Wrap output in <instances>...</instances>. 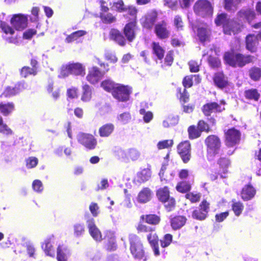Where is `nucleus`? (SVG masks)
Returning a JSON list of instances; mask_svg holds the SVG:
<instances>
[{
  "instance_id": "obj_63",
  "label": "nucleus",
  "mask_w": 261,
  "mask_h": 261,
  "mask_svg": "<svg viewBox=\"0 0 261 261\" xmlns=\"http://www.w3.org/2000/svg\"><path fill=\"white\" fill-rule=\"evenodd\" d=\"M172 240V236L170 234H166L163 240H161V246L165 248L169 246Z\"/></svg>"
},
{
  "instance_id": "obj_56",
  "label": "nucleus",
  "mask_w": 261,
  "mask_h": 261,
  "mask_svg": "<svg viewBox=\"0 0 261 261\" xmlns=\"http://www.w3.org/2000/svg\"><path fill=\"white\" fill-rule=\"evenodd\" d=\"M137 230L140 232H152L154 230V227L147 224L140 223L137 226Z\"/></svg>"
},
{
  "instance_id": "obj_21",
  "label": "nucleus",
  "mask_w": 261,
  "mask_h": 261,
  "mask_svg": "<svg viewBox=\"0 0 261 261\" xmlns=\"http://www.w3.org/2000/svg\"><path fill=\"white\" fill-rule=\"evenodd\" d=\"M210 33V29L206 24H203L197 28V36L201 42L208 40Z\"/></svg>"
},
{
  "instance_id": "obj_20",
  "label": "nucleus",
  "mask_w": 261,
  "mask_h": 261,
  "mask_svg": "<svg viewBox=\"0 0 261 261\" xmlns=\"http://www.w3.org/2000/svg\"><path fill=\"white\" fill-rule=\"evenodd\" d=\"M256 193V190L251 185H245L242 189L241 196L244 200H249L253 198Z\"/></svg>"
},
{
  "instance_id": "obj_5",
  "label": "nucleus",
  "mask_w": 261,
  "mask_h": 261,
  "mask_svg": "<svg viewBox=\"0 0 261 261\" xmlns=\"http://www.w3.org/2000/svg\"><path fill=\"white\" fill-rule=\"evenodd\" d=\"M207 147L208 160H213V156L219 153L221 147V142L218 137L215 135L208 136L205 139Z\"/></svg>"
},
{
  "instance_id": "obj_57",
  "label": "nucleus",
  "mask_w": 261,
  "mask_h": 261,
  "mask_svg": "<svg viewBox=\"0 0 261 261\" xmlns=\"http://www.w3.org/2000/svg\"><path fill=\"white\" fill-rule=\"evenodd\" d=\"M25 162L27 167L29 169H31L35 167L37 165L38 160L36 157L31 156L26 159Z\"/></svg>"
},
{
  "instance_id": "obj_47",
  "label": "nucleus",
  "mask_w": 261,
  "mask_h": 261,
  "mask_svg": "<svg viewBox=\"0 0 261 261\" xmlns=\"http://www.w3.org/2000/svg\"><path fill=\"white\" fill-rule=\"evenodd\" d=\"M176 189L180 193H186L190 190L191 185L187 181H181L177 185Z\"/></svg>"
},
{
  "instance_id": "obj_14",
  "label": "nucleus",
  "mask_w": 261,
  "mask_h": 261,
  "mask_svg": "<svg viewBox=\"0 0 261 261\" xmlns=\"http://www.w3.org/2000/svg\"><path fill=\"white\" fill-rule=\"evenodd\" d=\"M55 237L53 235L47 237L41 245V247L46 255L54 257L55 255L54 245L55 242Z\"/></svg>"
},
{
  "instance_id": "obj_64",
  "label": "nucleus",
  "mask_w": 261,
  "mask_h": 261,
  "mask_svg": "<svg viewBox=\"0 0 261 261\" xmlns=\"http://www.w3.org/2000/svg\"><path fill=\"white\" fill-rule=\"evenodd\" d=\"M89 210L94 217H96L99 213V206L96 203L92 202L89 206Z\"/></svg>"
},
{
  "instance_id": "obj_32",
  "label": "nucleus",
  "mask_w": 261,
  "mask_h": 261,
  "mask_svg": "<svg viewBox=\"0 0 261 261\" xmlns=\"http://www.w3.org/2000/svg\"><path fill=\"white\" fill-rule=\"evenodd\" d=\"M151 46L153 55L156 57L158 59L161 60L163 58L165 54V50L160 45L159 42H152Z\"/></svg>"
},
{
  "instance_id": "obj_45",
  "label": "nucleus",
  "mask_w": 261,
  "mask_h": 261,
  "mask_svg": "<svg viewBox=\"0 0 261 261\" xmlns=\"http://www.w3.org/2000/svg\"><path fill=\"white\" fill-rule=\"evenodd\" d=\"M249 76L254 81L258 80L261 77V69L253 67L249 70Z\"/></svg>"
},
{
  "instance_id": "obj_53",
  "label": "nucleus",
  "mask_w": 261,
  "mask_h": 261,
  "mask_svg": "<svg viewBox=\"0 0 261 261\" xmlns=\"http://www.w3.org/2000/svg\"><path fill=\"white\" fill-rule=\"evenodd\" d=\"M112 8L113 10L119 12H125L126 6H124L122 0H119L117 2H114Z\"/></svg>"
},
{
  "instance_id": "obj_35",
  "label": "nucleus",
  "mask_w": 261,
  "mask_h": 261,
  "mask_svg": "<svg viewBox=\"0 0 261 261\" xmlns=\"http://www.w3.org/2000/svg\"><path fill=\"white\" fill-rule=\"evenodd\" d=\"M157 14L154 12L148 13L145 18L144 22V26L146 28H151L156 21Z\"/></svg>"
},
{
  "instance_id": "obj_18",
  "label": "nucleus",
  "mask_w": 261,
  "mask_h": 261,
  "mask_svg": "<svg viewBox=\"0 0 261 261\" xmlns=\"http://www.w3.org/2000/svg\"><path fill=\"white\" fill-rule=\"evenodd\" d=\"M27 87L24 83H18L15 85L14 87H7L3 92L2 96L5 97H10L14 96L27 88Z\"/></svg>"
},
{
  "instance_id": "obj_22",
  "label": "nucleus",
  "mask_w": 261,
  "mask_h": 261,
  "mask_svg": "<svg viewBox=\"0 0 261 261\" xmlns=\"http://www.w3.org/2000/svg\"><path fill=\"white\" fill-rule=\"evenodd\" d=\"M70 255V251L65 245H59L57 250V259L58 261H67Z\"/></svg>"
},
{
  "instance_id": "obj_15",
  "label": "nucleus",
  "mask_w": 261,
  "mask_h": 261,
  "mask_svg": "<svg viewBox=\"0 0 261 261\" xmlns=\"http://www.w3.org/2000/svg\"><path fill=\"white\" fill-rule=\"evenodd\" d=\"M11 24L17 30H22L27 26L28 18L21 14H15L11 19Z\"/></svg>"
},
{
  "instance_id": "obj_59",
  "label": "nucleus",
  "mask_w": 261,
  "mask_h": 261,
  "mask_svg": "<svg viewBox=\"0 0 261 261\" xmlns=\"http://www.w3.org/2000/svg\"><path fill=\"white\" fill-rule=\"evenodd\" d=\"M0 133L5 136H10L13 135L12 130L4 122L0 125Z\"/></svg>"
},
{
  "instance_id": "obj_2",
  "label": "nucleus",
  "mask_w": 261,
  "mask_h": 261,
  "mask_svg": "<svg viewBox=\"0 0 261 261\" xmlns=\"http://www.w3.org/2000/svg\"><path fill=\"white\" fill-rule=\"evenodd\" d=\"M253 57L251 56H245L241 54H234L227 52L224 54L225 62L233 67H243L246 64L251 62Z\"/></svg>"
},
{
  "instance_id": "obj_40",
  "label": "nucleus",
  "mask_w": 261,
  "mask_h": 261,
  "mask_svg": "<svg viewBox=\"0 0 261 261\" xmlns=\"http://www.w3.org/2000/svg\"><path fill=\"white\" fill-rule=\"evenodd\" d=\"M241 0H224V8L228 11L236 10Z\"/></svg>"
},
{
  "instance_id": "obj_24",
  "label": "nucleus",
  "mask_w": 261,
  "mask_h": 261,
  "mask_svg": "<svg viewBox=\"0 0 261 261\" xmlns=\"http://www.w3.org/2000/svg\"><path fill=\"white\" fill-rule=\"evenodd\" d=\"M246 47L251 52H255L258 44V39L254 35H248L246 39Z\"/></svg>"
},
{
  "instance_id": "obj_26",
  "label": "nucleus",
  "mask_w": 261,
  "mask_h": 261,
  "mask_svg": "<svg viewBox=\"0 0 261 261\" xmlns=\"http://www.w3.org/2000/svg\"><path fill=\"white\" fill-rule=\"evenodd\" d=\"M147 239L152 248L155 255L158 256L160 254V251L158 246V237L155 233H150L147 236Z\"/></svg>"
},
{
  "instance_id": "obj_38",
  "label": "nucleus",
  "mask_w": 261,
  "mask_h": 261,
  "mask_svg": "<svg viewBox=\"0 0 261 261\" xmlns=\"http://www.w3.org/2000/svg\"><path fill=\"white\" fill-rule=\"evenodd\" d=\"M115 155L122 161L127 162V150L125 151L119 147H116L114 151Z\"/></svg>"
},
{
  "instance_id": "obj_3",
  "label": "nucleus",
  "mask_w": 261,
  "mask_h": 261,
  "mask_svg": "<svg viewBox=\"0 0 261 261\" xmlns=\"http://www.w3.org/2000/svg\"><path fill=\"white\" fill-rule=\"evenodd\" d=\"M85 69L80 63H70L63 65L61 68L59 77H65L69 74L83 76L85 74Z\"/></svg>"
},
{
  "instance_id": "obj_31",
  "label": "nucleus",
  "mask_w": 261,
  "mask_h": 261,
  "mask_svg": "<svg viewBox=\"0 0 261 261\" xmlns=\"http://www.w3.org/2000/svg\"><path fill=\"white\" fill-rule=\"evenodd\" d=\"M214 81L216 85L220 88H224L227 84V78L222 72H218L215 74Z\"/></svg>"
},
{
  "instance_id": "obj_37",
  "label": "nucleus",
  "mask_w": 261,
  "mask_h": 261,
  "mask_svg": "<svg viewBox=\"0 0 261 261\" xmlns=\"http://www.w3.org/2000/svg\"><path fill=\"white\" fill-rule=\"evenodd\" d=\"M178 121V119L177 117L170 115L163 121L162 125L164 128H168L176 125Z\"/></svg>"
},
{
  "instance_id": "obj_50",
  "label": "nucleus",
  "mask_w": 261,
  "mask_h": 261,
  "mask_svg": "<svg viewBox=\"0 0 261 261\" xmlns=\"http://www.w3.org/2000/svg\"><path fill=\"white\" fill-rule=\"evenodd\" d=\"M173 141L172 140H165L159 141L157 144L158 149L168 148L172 146Z\"/></svg>"
},
{
  "instance_id": "obj_55",
  "label": "nucleus",
  "mask_w": 261,
  "mask_h": 261,
  "mask_svg": "<svg viewBox=\"0 0 261 261\" xmlns=\"http://www.w3.org/2000/svg\"><path fill=\"white\" fill-rule=\"evenodd\" d=\"M100 17L104 23H112L116 20L115 17L111 13H101L100 14Z\"/></svg>"
},
{
  "instance_id": "obj_4",
  "label": "nucleus",
  "mask_w": 261,
  "mask_h": 261,
  "mask_svg": "<svg viewBox=\"0 0 261 261\" xmlns=\"http://www.w3.org/2000/svg\"><path fill=\"white\" fill-rule=\"evenodd\" d=\"M194 13L202 17H211L213 13V8L211 3L207 0H199L193 7Z\"/></svg>"
},
{
  "instance_id": "obj_11",
  "label": "nucleus",
  "mask_w": 261,
  "mask_h": 261,
  "mask_svg": "<svg viewBox=\"0 0 261 261\" xmlns=\"http://www.w3.org/2000/svg\"><path fill=\"white\" fill-rule=\"evenodd\" d=\"M177 151L183 162L186 163L191 158V145L189 141L181 142L177 146Z\"/></svg>"
},
{
  "instance_id": "obj_39",
  "label": "nucleus",
  "mask_w": 261,
  "mask_h": 261,
  "mask_svg": "<svg viewBox=\"0 0 261 261\" xmlns=\"http://www.w3.org/2000/svg\"><path fill=\"white\" fill-rule=\"evenodd\" d=\"M91 88L88 85H85L83 86V94L81 97L82 101L87 102L90 101L91 98Z\"/></svg>"
},
{
  "instance_id": "obj_28",
  "label": "nucleus",
  "mask_w": 261,
  "mask_h": 261,
  "mask_svg": "<svg viewBox=\"0 0 261 261\" xmlns=\"http://www.w3.org/2000/svg\"><path fill=\"white\" fill-rule=\"evenodd\" d=\"M110 38L117 42L118 44L123 46L125 43V39L119 31L112 29L110 32Z\"/></svg>"
},
{
  "instance_id": "obj_30",
  "label": "nucleus",
  "mask_w": 261,
  "mask_h": 261,
  "mask_svg": "<svg viewBox=\"0 0 261 261\" xmlns=\"http://www.w3.org/2000/svg\"><path fill=\"white\" fill-rule=\"evenodd\" d=\"M87 34V32L84 30H79L74 32L68 35L65 39V42L71 43L74 41H80L82 37Z\"/></svg>"
},
{
  "instance_id": "obj_33",
  "label": "nucleus",
  "mask_w": 261,
  "mask_h": 261,
  "mask_svg": "<svg viewBox=\"0 0 261 261\" xmlns=\"http://www.w3.org/2000/svg\"><path fill=\"white\" fill-rule=\"evenodd\" d=\"M114 125L112 123H107L99 129V134L101 137H109L113 132Z\"/></svg>"
},
{
  "instance_id": "obj_41",
  "label": "nucleus",
  "mask_w": 261,
  "mask_h": 261,
  "mask_svg": "<svg viewBox=\"0 0 261 261\" xmlns=\"http://www.w3.org/2000/svg\"><path fill=\"white\" fill-rule=\"evenodd\" d=\"M85 231V225L83 223H76L73 225L74 236L75 237H82Z\"/></svg>"
},
{
  "instance_id": "obj_54",
  "label": "nucleus",
  "mask_w": 261,
  "mask_h": 261,
  "mask_svg": "<svg viewBox=\"0 0 261 261\" xmlns=\"http://www.w3.org/2000/svg\"><path fill=\"white\" fill-rule=\"evenodd\" d=\"M32 188L35 192L38 193H41L44 189L42 182L39 179H35L33 181Z\"/></svg>"
},
{
  "instance_id": "obj_10",
  "label": "nucleus",
  "mask_w": 261,
  "mask_h": 261,
  "mask_svg": "<svg viewBox=\"0 0 261 261\" xmlns=\"http://www.w3.org/2000/svg\"><path fill=\"white\" fill-rule=\"evenodd\" d=\"M210 203L206 200H203L199 205V208L194 210L192 213V217L199 220H204L209 211Z\"/></svg>"
},
{
  "instance_id": "obj_52",
  "label": "nucleus",
  "mask_w": 261,
  "mask_h": 261,
  "mask_svg": "<svg viewBox=\"0 0 261 261\" xmlns=\"http://www.w3.org/2000/svg\"><path fill=\"white\" fill-rule=\"evenodd\" d=\"M37 71L35 68H31L29 67H23L21 70V75L24 77H27L29 75H36Z\"/></svg>"
},
{
  "instance_id": "obj_44",
  "label": "nucleus",
  "mask_w": 261,
  "mask_h": 261,
  "mask_svg": "<svg viewBox=\"0 0 261 261\" xmlns=\"http://www.w3.org/2000/svg\"><path fill=\"white\" fill-rule=\"evenodd\" d=\"M141 218L143 220H144L146 223L151 224H156L160 221V218L155 215H143Z\"/></svg>"
},
{
  "instance_id": "obj_12",
  "label": "nucleus",
  "mask_w": 261,
  "mask_h": 261,
  "mask_svg": "<svg viewBox=\"0 0 261 261\" xmlns=\"http://www.w3.org/2000/svg\"><path fill=\"white\" fill-rule=\"evenodd\" d=\"M86 224L89 232L92 238L96 242L101 241L102 240L101 233L95 225L94 219L92 218L88 219Z\"/></svg>"
},
{
  "instance_id": "obj_61",
  "label": "nucleus",
  "mask_w": 261,
  "mask_h": 261,
  "mask_svg": "<svg viewBox=\"0 0 261 261\" xmlns=\"http://www.w3.org/2000/svg\"><path fill=\"white\" fill-rule=\"evenodd\" d=\"M163 203H164L166 210L168 211H171L175 206V201L173 198L170 197L167 200H165V201H163Z\"/></svg>"
},
{
  "instance_id": "obj_51",
  "label": "nucleus",
  "mask_w": 261,
  "mask_h": 261,
  "mask_svg": "<svg viewBox=\"0 0 261 261\" xmlns=\"http://www.w3.org/2000/svg\"><path fill=\"white\" fill-rule=\"evenodd\" d=\"M188 133L190 139H195L200 136L201 132L195 126H191L188 128Z\"/></svg>"
},
{
  "instance_id": "obj_25",
  "label": "nucleus",
  "mask_w": 261,
  "mask_h": 261,
  "mask_svg": "<svg viewBox=\"0 0 261 261\" xmlns=\"http://www.w3.org/2000/svg\"><path fill=\"white\" fill-rule=\"evenodd\" d=\"M151 190L148 188H144L139 193L137 200L140 203H146L151 199Z\"/></svg>"
},
{
  "instance_id": "obj_43",
  "label": "nucleus",
  "mask_w": 261,
  "mask_h": 261,
  "mask_svg": "<svg viewBox=\"0 0 261 261\" xmlns=\"http://www.w3.org/2000/svg\"><path fill=\"white\" fill-rule=\"evenodd\" d=\"M140 156V152L135 148H130L127 150V162L129 161H135L137 160Z\"/></svg>"
},
{
  "instance_id": "obj_36",
  "label": "nucleus",
  "mask_w": 261,
  "mask_h": 261,
  "mask_svg": "<svg viewBox=\"0 0 261 261\" xmlns=\"http://www.w3.org/2000/svg\"><path fill=\"white\" fill-rule=\"evenodd\" d=\"M156 196L159 200L163 202L165 201L170 196L169 195V191L167 187L159 189L156 192Z\"/></svg>"
},
{
  "instance_id": "obj_9",
  "label": "nucleus",
  "mask_w": 261,
  "mask_h": 261,
  "mask_svg": "<svg viewBox=\"0 0 261 261\" xmlns=\"http://www.w3.org/2000/svg\"><path fill=\"white\" fill-rule=\"evenodd\" d=\"M78 142L88 149H93L97 144L96 140L93 136L84 133H80L77 136Z\"/></svg>"
},
{
  "instance_id": "obj_8",
  "label": "nucleus",
  "mask_w": 261,
  "mask_h": 261,
  "mask_svg": "<svg viewBox=\"0 0 261 261\" xmlns=\"http://www.w3.org/2000/svg\"><path fill=\"white\" fill-rule=\"evenodd\" d=\"M131 92V88L118 84L113 91L112 95L119 101H126L129 99Z\"/></svg>"
},
{
  "instance_id": "obj_60",
  "label": "nucleus",
  "mask_w": 261,
  "mask_h": 261,
  "mask_svg": "<svg viewBox=\"0 0 261 261\" xmlns=\"http://www.w3.org/2000/svg\"><path fill=\"white\" fill-rule=\"evenodd\" d=\"M240 15L244 17L247 20L250 21L255 17V12L251 10L246 11H241L240 12Z\"/></svg>"
},
{
  "instance_id": "obj_49",
  "label": "nucleus",
  "mask_w": 261,
  "mask_h": 261,
  "mask_svg": "<svg viewBox=\"0 0 261 261\" xmlns=\"http://www.w3.org/2000/svg\"><path fill=\"white\" fill-rule=\"evenodd\" d=\"M118 120L122 124L128 123L131 119V115L129 112H124L117 116Z\"/></svg>"
},
{
  "instance_id": "obj_46",
  "label": "nucleus",
  "mask_w": 261,
  "mask_h": 261,
  "mask_svg": "<svg viewBox=\"0 0 261 261\" xmlns=\"http://www.w3.org/2000/svg\"><path fill=\"white\" fill-rule=\"evenodd\" d=\"M245 96L247 98L257 101L260 96L256 89H250L245 91Z\"/></svg>"
},
{
  "instance_id": "obj_1",
  "label": "nucleus",
  "mask_w": 261,
  "mask_h": 261,
  "mask_svg": "<svg viewBox=\"0 0 261 261\" xmlns=\"http://www.w3.org/2000/svg\"><path fill=\"white\" fill-rule=\"evenodd\" d=\"M217 25H223L224 33L227 35L236 34L241 31L242 25L233 20L227 18L224 13L219 14L215 19Z\"/></svg>"
},
{
  "instance_id": "obj_29",
  "label": "nucleus",
  "mask_w": 261,
  "mask_h": 261,
  "mask_svg": "<svg viewBox=\"0 0 261 261\" xmlns=\"http://www.w3.org/2000/svg\"><path fill=\"white\" fill-rule=\"evenodd\" d=\"M15 106L13 102L0 103V113L4 116L11 114L14 110Z\"/></svg>"
},
{
  "instance_id": "obj_7",
  "label": "nucleus",
  "mask_w": 261,
  "mask_h": 261,
  "mask_svg": "<svg viewBox=\"0 0 261 261\" xmlns=\"http://www.w3.org/2000/svg\"><path fill=\"white\" fill-rule=\"evenodd\" d=\"M97 60V63L101 66H103L106 69L105 71H101L97 67H93L89 69L88 74L87 76V81L92 84H97L102 77L105 73L109 70L108 68H106V66L108 67V65L102 63L99 59Z\"/></svg>"
},
{
  "instance_id": "obj_13",
  "label": "nucleus",
  "mask_w": 261,
  "mask_h": 261,
  "mask_svg": "<svg viewBox=\"0 0 261 261\" xmlns=\"http://www.w3.org/2000/svg\"><path fill=\"white\" fill-rule=\"evenodd\" d=\"M240 132L234 128L228 130L225 133L226 145L233 146L238 143L240 140Z\"/></svg>"
},
{
  "instance_id": "obj_34",
  "label": "nucleus",
  "mask_w": 261,
  "mask_h": 261,
  "mask_svg": "<svg viewBox=\"0 0 261 261\" xmlns=\"http://www.w3.org/2000/svg\"><path fill=\"white\" fill-rule=\"evenodd\" d=\"M186 220L185 217L181 216L175 217L171 220V226L174 229H179L185 224Z\"/></svg>"
},
{
  "instance_id": "obj_19",
  "label": "nucleus",
  "mask_w": 261,
  "mask_h": 261,
  "mask_svg": "<svg viewBox=\"0 0 261 261\" xmlns=\"http://www.w3.org/2000/svg\"><path fill=\"white\" fill-rule=\"evenodd\" d=\"M224 110L223 107L215 102L205 104L202 109L204 114L206 116H209L212 113L220 112Z\"/></svg>"
},
{
  "instance_id": "obj_6",
  "label": "nucleus",
  "mask_w": 261,
  "mask_h": 261,
  "mask_svg": "<svg viewBox=\"0 0 261 261\" xmlns=\"http://www.w3.org/2000/svg\"><path fill=\"white\" fill-rule=\"evenodd\" d=\"M129 239L131 253L135 258L142 259L144 256V252L140 239L135 234L130 235Z\"/></svg>"
},
{
  "instance_id": "obj_27",
  "label": "nucleus",
  "mask_w": 261,
  "mask_h": 261,
  "mask_svg": "<svg viewBox=\"0 0 261 261\" xmlns=\"http://www.w3.org/2000/svg\"><path fill=\"white\" fill-rule=\"evenodd\" d=\"M151 174V171L149 169H144L137 174L135 181L138 183L145 182L150 178Z\"/></svg>"
},
{
  "instance_id": "obj_16",
  "label": "nucleus",
  "mask_w": 261,
  "mask_h": 261,
  "mask_svg": "<svg viewBox=\"0 0 261 261\" xmlns=\"http://www.w3.org/2000/svg\"><path fill=\"white\" fill-rule=\"evenodd\" d=\"M0 28L4 33L3 38L9 43H15L16 39L12 36L14 33V30L4 21H0Z\"/></svg>"
},
{
  "instance_id": "obj_48",
  "label": "nucleus",
  "mask_w": 261,
  "mask_h": 261,
  "mask_svg": "<svg viewBox=\"0 0 261 261\" xmlns=\"http://www.w3.org/2000/svg\"><path fill=\"white\" fill-rule=\"evenodd\" d=\"M232 209L236 216H239L242 213L244 206L242 203L239 201H232Z\"/></svg>"
},
{
  "instance_id": "obj_42",
  "label": "nucleus",
  "mask_w": 261,
  "mask_h": 261,
  "mask_svg": "<svg viewBox=\"0 0 261 261\" xmlns=\"http://www.w3.org/2000/svg\"><path fill=\"white\" fill-rule=\"evenodd\" d=\"M117 84H118L114 83L110 80H106L101 83V87L105 90L108 92H111L112 93Z\"/></svg>"
},
{
  "instance_id": "obj_62",
  "label": "nucleus",
  "mask_w": 261,
  "mask_h": 261,
  "mask_svg": "<svg viewBox=\"0 0 261 261\" xmlns=\"http://www.w3.org/2000/svg\"><path fill=\"white\" fill-rule=\"evenodd\" d=\"M186 198L189 199L192 202H196L200 200V195L198 193H189L186 195Z\"/></svg>"
},
{
  "instance_id": "obj_58",
  "label": "nucleus",
  "mask_w": 261,
  "mask_h": 261,
  "mask_svg": "<svg viewBox=\"0 0 261 261\" xmlns=\"http://www.w3.org/2000/svg\"><path fill=\"white\" fill-rule=\"evenodd\" d=\"M27 252L30 257L35 258L36 257V248L34 245L30 242H28L26 245Z\"/></svg>"
},
{
  "instance_id": "obj_17",
  "label": "nucleus",
  "mask_w": 261,
  "mask_h": 261,
  "mask_svg": "<svg viewBox=\"0 0 261 261\" xmlns=\"http://www.w3.org/2000/svg\"><path fill=\"white\" fill-rule=\"evenodd\" d=\"M155 33L158 38L161 39L169 37L170 31L168 29L166 22L163 20L159 22L155 25Z\"/></svg>"
},
{
  "instance_id": "obj_23",
  "label": "nucleus",
  "mask_w": 261,
  "mask_h": 261,
  "mask_svg": "<svg viewBox=\"0 0 261 261\" xmlns=\"http://www.w3.org/2000/svg\"><path fill=\"white\" fill-rule=\"evenodd\" d=\"M136 22L132 21L127 24L124 29L125 36L129 41H132L135 36Z\"/></svg>"
}]
</instances>
